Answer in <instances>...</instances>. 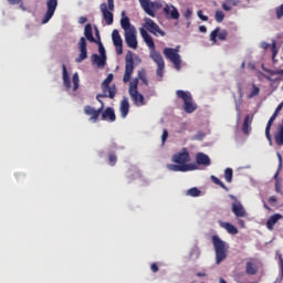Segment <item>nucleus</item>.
Here are the masks:
<instances>
[{"mask_svg":"<svg viewBox=\"0 0 283 283\" xmlns=\"http://www.w3.org/2000/svg\"><path fill=\"white\" fill-rule=\"evenodd\" d=\"M150 270L153 271V273H158V271H159L158 264L153 263V264L150 265Z\"/></svg>","mask_w":283,"mask_h":283,"instance_id":"6e6d98bb","label":"nucleus"},{"mask_svg":"<svg viewBox=\"0 0 283 283\" xmlns=\"http://www.w3.org/2000/svg\"><path fill=\"white\" fill-rule=\"evenodd\" d=\"M178 98L182 99L186 114H193L198 109V104L193 102V96L189 92L178 91Z\"/></svg>","mask_w":283,"mask_h":283,"instance_id":"423d86ee","label":"nucleus"},{"mask_svg":"<svg viewBox=\"0 0 283 283\" xmlns=\"http://www.w3.org/2000/svg\"><path fill=\"white\" fill-rule=\"evenodd\" d=\"M133 74H134V55L132 54V51H128V53L125 56V73L123 76L124 83H129V81H132Z\"/></svg>","mask_w":283,"mask_h":283,"instance_id":"0eeeda50","label":"nucleus"},{"mask_svg":"<svg viewBox=\"0 0 283 283\" xmlns=\"http://www.w3.org/2000/svg\"><path fill=\"white\" fill-rule=\"evenodd\" d=\"M112 39L115 45L116 53L120 56V54H123V38H120V33L118 32V30H113Z\"/></svg>","mask_w":283,"mask_h":283,"instance_id":"4468645a","label":"nucleus"},{"mask_svg":"<svg viewBox=\"0 0 283 283\" xmlns=\"http://www.w3.org/2000/svg\"><path fill=\"white\" fill-rule=\"evenodd\" d=\"M263 72H266V74H270V76H283V69L282 70H270L266 69L264 65H262Z\"/></svg>","mask_w":283,"mask_h":283,"instance_id":"72a5a7b5","label":"nucleus"},{"mask_svg":"<svg viewBox=\"0 0 283 283\" xmlns=\"http://www.w3.org/2000/svg\"><path fill=\"white\" fill-rule=\"evenodd\" d=\"M245 273L247 275H255L258 273V265L251 261H248L245 263Z\"/></svg>","mask_w":283,"mask_h":283,"instance_id":"bb28decb","label":"nucleus"},{"mask_svg":"<svg viewBox=\"0 0 283 283\" xmlns=\"http://www.w3.org/2000/svg\"><path fill=\"white\" fill-rule=\"evenodd\" d=\"M212 244L216 253V264H222L227 260V253H229V245L222 241L218 234L212 235Z\"/></svg>","mask_w":283,"mask_h":283,"instance_id":"f03ea898","label":"nucleus"},{"mask_svg":"<svg viewBox=\"0 0 283 283\" xmlns=\"http://www.w3.org/2000/svg\"><path fill=\"white\" fill-rule=\"evenodd\" d=\"M275 143H276V145H279L280 147H282V145H283V124H281L280 126H279V132L276 133V135H275Z\"/></svg>","mask_w":283,"mask_h":283,"instance_id":"473e14b6","label":"nucleus"},{"mask_svg":"<svg viewBox=\"0 0 283 283\" xmlns=\"http://www.w3.org/2000/svg\"><path fill=\"white\" fill-rule=\"evenodd\" d=\"M102 120H109L111 123H114V120H116V113H114V108L107 107L102 113Z\"/></svg>","mask_w":283,"mask_h":283,"instance_id":"4be33fe9","label":"nucleus"},{"mask_svg":"<svg viewBox=\"0 0 283 283\" xmlns=\"http://www.w3.org/2000/svg\"><path fill=\"white\" fill-rule=\"evenodd\" d=\"M120 25H122L123 30H125V32H129V30L135 28V27H132V24L129 23L128 17H125L120 20Z\"/></svg>","mask_w":283,"mask_h":283,"instance_id":"f704fd0d","label":"nucleus"},{"mask_svg":"<svg viewBox=\"0 0 283 283\" xmlns=\"http://www.w3.org/2000/svg\"><path fill=\"white\" fill-rule=\"evenodd\" d=\"M222 8L223 10H226V12H229L231 10V6H229L227 2L222 4Z\"/></svg>","mask_w":283,"mask_h":283,"instance_id":"13d9d810","label":"nucleus"},{"mask_svg":"<svg viewBox=\"0 0 283 283\" xmlns=\"http://www.w3.org/2000/svg\"><path fill=\"white\" fill-rule=\"evenodd\" d=\"M167 138H169V132L164 129L161 135V147H165V143H167Z\"/></svg>","mask_w":283,"mask_h":283,"instance_id":"49530a36","label":"nucleus"},{"mask_svg":"<svg viewBox=\"0 0 283 283\" xmlns=\"http://www.w3.org/2000/svg\"><path fill=\"white\" fill-rule=\"evenodd\" d=\"M191 160L189 156V150L187 148H182V150L178 154V171H196L198 166L196 164H188Z\"/></svg>","mask_w":283,"mask_h":283,"instance_id":"20e7f679","label":"nucleus"},{"mask_svg":"<svg viewBox=\"0 0 283 283\" xmlns=\"http://www.w3.org/2000/svg\"><path fill=\"white\" fill-rule=\"evenodd\" d=\"M283 108V101L279 104V106L275 108L274 111V115L277 116V114H280V112H282Z\"/></svg>","mask_w":283,"mask_h":283,"instance_id":"5fc2aeb1","label":"nucleus"},{"mask_svg":"<svg viewBox=\"0 0 283 283\" xmlns=\"http://www.w3.org/2000/svg\"><path fill=\"white\" fill-rule=\"evenodd\" d=\"M186 196H190V198H199V196H202V190L192 187L187 190Z\"/></svg>","mask_w":283,"mask_h":283,"instance_id":"7c9ffc66","label":"nucleus"},{"mask_svg":"<svg viewBox=\"0 0 283 283\" xmlns=\"http://www.w3.org/2000/svg\"><path fill=\"white\" fill-rule=\"evenodd\" d=\"M72 81H73V92H76V90H78V83H80L78 73H74Z\"/></svg>","mask_w":283,"mask_h":283,"instance_id":"37998d69","label":"nucleus"},{"mask_svg":"<svg viewBox=\"0 0 283 283\" xmlns=\"http://www.w3.org/2000/svg\"><path fill=\"white\" fill-rule=\"evenodd\" d=\"M80 55L76 57L77 63H83L87 59V40L81 38L78 42Z\"/></svg>","mask_w":283,"mask_h":283,"instance_id":"ddd939ff","label":"nucleus"},{"mask_svg":"<svg viewBox=\"0 0 283 283\" xmlns=\"http://www.w3.org/2000/svg\"><path fill=\"white\" fill-rule=\"evenodd\" d=\"M271 51H272L273 63H277V60H275V56H277L279 50H277V43L275 42V40L272 41Z\"/></svg>","mask_w":283,"mask_h":283,"instance_id":"c9c22d12","label":"nucleus"},{"mask_svg":"<svg viewBox=\"0 0 283 283\" xmlns=\"http://www.w3.org/2000/svg\"><path fill=\"white\" fill-rule=\"evenodd\" d=\"M219 226L221 227V229H226L227 232L230 233V235H238V229L235 228V226L223 221H219Z\"/></svg>","mask_w":283,"mask_h":283,"instance_id":"b1692460","label":"nucleus"},{"mask_svg":"<svg viewBox=\"0 0 283 283\" xmlns=\"http://www.w3.org/2000/svg\"><path fill=\"white\" fill-rule=\"evenodd\" d=\"M128 93L132 101L135 105H137V107H143V105H145V96H143V94L138 92V77L134 78L129 83Z\"/></svg>","mask_w":283,"mask_h":283,"instance_id":"39448f33","label":"nucleus"},{"mask_svg":"<svg viewBox=\"0 0 283 283\" xmlns=\"http://www.w3.org/2000/svg\"><path fill=\"white\" fill-rule=\"evenodd\" d=\"M11 4L19 6V8H20V10H22V12H32V9H30V6H28L23 1H11Z\"/></svg>","mask_w":283,"mask_h":283,"instance_id":"2f4dec72","label":"nucleus"},{"mask_svg":"<svg viewBox=\"0 0 283 283\" xmlns=\"http://www.w3.org/2000/svg\"><path fill=\"white\" fill-rule=\"evenodd\" d=\"M211 180L212 182H214V185H218L219 187H221V189L229 191V188L227 187V185H224V182H222V180H220L218 177L211 176Z\"/></svg>","mask_w":283,"mask_h":283,"instance_id":"e433bc0d","label":"nucleus"},{"mask_svg":"<svg viewBox=\"0 0 283 283\" xmlns=\"http://www.w3.org/2000/svg\"><path fill=\"white\" fill-rule=\"evenodd\" d=\"M119 112L122 118H127V114H129V99L124 97L120 102Z\"/></svg>","mask_w":283,"mask_h":283,"instance_id":"5701e85b","label":"nucleus"},{"mask_svg":"<svg viewBox=\"0 0 283 283\" xmlns=\"http://www.w3.org/2000/svg\"><path fill=\"white\" fill-rule=\"evenodd\" d=\"M261 48H263V50H269V48H271V44L262 42Z\"/></svg>","mask_w":283,"mask_h":283,"instance_id":"bf43d9fd","label":"nucleus"},{"mask_svg":"<svg viewBox=\"0 0 283 283\" xmlns=\"http://www.w3.org/2000/svg\"><path fill=\"white\" fill-rule=\"evenodd\" d=\"M197 15L199 17V19H200L201 21H209V17L202 14V10H199V11L197 12Z\"/></svg>","mask_w":283,"mask_h":283,"instance_id":"3c124183","label":"nucleus"},{"mask_svg":"<svg viewBox=\"0 0 283 283\" xmlns=\"http://www.w3.org/2000/svg\"><path fill=\"white\" fill-rule=\"evenodd\" d=\"M97 101L102 105L98 109H96L90 105L84 107V114H86V116H91L90 120H93V123H96V120H98V116H101L103 108L105 107V104L103 103L101 97H98Z\"/></svg>","mask_w":283,"mask_h":283,"instance_id":"6e6552de","label":"nucleus"},{"mask_svg":"<svg viewBox=\"0 0 283 283\" xmlns=\"http://www.w3.org/2000/svg\"><path fill=\"white\" fill-rule=\"evenodd\" d=\"M185 19H191V15L193 14V10L192 9H186L184 12H182Z\"/></svg>","mask_w":283,"mask_h":283,"instance_id":"8fccbe9b","label":"nucleus"},{"mask_svg":"<svg viewBox=\"0 0 283 283\" xmlns=\"http://www.w3.org/2000/svg\"><path fill=\"white\" fill-rule=\"evenodd\" d=\"M114 81V74L109 73L107 77L102 83V92L103 94H98L96 96L97 101L98 98H116V94L118 90L116 88V84H112Z\"/></svg>","mask_w":283,"mask_h":283,"instance_id":"7ed1b4c3","label":"nucleus"},{"mask_svg":"<svg viewBox=\"0 0 283 283\" xmlns=\"http://www.w3.org/2000/svg\"><path fill=\"white\" fill-rule=\"evenodd\" d=\"M164 12L169 17H171V19H178V9L175 7H169L166 6L164 8Z\"/></svg>","mask_w":283,"mask_h":283,"instance_id":"c85d7f7f","label":"nucleus"},{"mask_svg":"<svg viewBox=\"0 0 283 283\" xmlns=\"http://www.w3.org/2000/svg\"><path fill=\"white\" fill-rule=\"evenodd\" d=\"M59 6L57 1H48L46 2V13L44 14L42 19V24L45 25L54 17V12H56V8Z\"/></svg>","mask_w":283,"mask_h":283,"instance_id":"9d476101","label":"nucleus"},{"mask_svg":"<svg viewBox=\"0 0 283 283\" xmlns=\"http://www.w3.org/2000/svg\"><path fill=\"white\" fill-rule=\"evenodd\" d=\"M279 176H280V168H277V170H276V172L274 175V180H276V181L280 180Z\"/></svg>","mask_w":283,"mask_h":283,"instance_id":"69168bd1","label":"nucleus"},{"mask_svg":"<svg viewBox=\"0 0 283 283\" xmlns=\"http://www.w3.org/2000/svg\"><path fill=\"white\" fill-rule=\"evenodd\" d=\"M140 6L143 10L148 14L149 17H156V10L154 7V2L150 1H140Z\"/></svg>","mask_w":283,"mask_h":283,"instance_id":"6ab92c4d","label":"nucleus"},{"mask_svg":"<svg viewBox=\"0 0 283 283\" xmlns=\"http://www.w3.org/2000/svg\"><path fill=\"white\" fill-rule=\"evenodd\" d=\"M95 43L98 44V52H99V56H107V54L105 53V46H103V42L101 41H96Z\"/></svg>","mask_w":283,"mask_h":283,"instance_id":"c03bdc74","label":"nucleus"},{"mask_svg":"<svg viewBox=\"0 0 283 283\" xmlns=\"http://www.w3.org/2000/svg\"><path fill=\"white\" fill-rule=\"evenodd\" d=\"M167 138H169V132L164 129L161 135V147H165V143H167Z\"/></svg>","mask_w":283,"mask_h":283,"instance_id":"de8ad7c7","label":"nucleus"},{"mask_svg":"<svg viewBox=\"0 0 283 283\" xmlns=\"http://www.w3.org/2000/svg\"><path fill=\"white\" fill-rule=\"evenodd\" d=\"M78 23H81L82 25H83V23H87V18L81 17V18L78 19Z\"/></svg>","mask_w":283,"mask_h":283,"instance_id":"680f3d73","label":"nucleus"},{"mask_svg":"<svg viewBox=\"0 0 283 283\" xmlns=\"http://www.w3.org/2000/svg\"><path fill=\"white\" fill-rule=\"evenodd\" d=\"M219 32H220V28L214 29V30L210 33V41L216 42V39H218Z\"/></svg>","mask_w":283,"mask_h":283,"instance_id":"09e8293b","label":"nucleus"},{"mask_svg":"<svg viewBox=\"0 0 283 283\" xmlns=\"http://www.w3.org/2000/svg\"><path fill=\"white\" fill-rule=\"evenodd\" d=\"M62 75H63V83L66 90L72 87V81L70 80V74H67V66L65 64L62 65Z\"/></svg>","mask_w":283,"mask_h":283,"instance_id":"393cba45","label":"nucleus"},{"mask_svg":"<svg viewBox=\"0 0 283 283\" xmlns=\"http://www.w3.org/2000/svg\"><path fill=\"white\" fill-rule=\"evenodd\" d=\"M227 36H229V32H227V30H222L218 34L219 41H227Z\"/></svg>","mask_w":283,"mask_h":283,"instance_id":"a18cd8bd","label":"nucleus"},{"mask_svg":"<svg viewBox=\"0 0 283 283\" xmlns=\"http://www.w3.org/2000/svg\"><path fill=\"white\" fill-rule=\"evenodd\" d=\"M238 223L240 224V227H244V220L239 219V220H238Z\"/></svg>","mask_w":283,"mask_h":283,"instance_id":"774afa93","label":"nucleus"},{"mask_svg":"<svg viewBox=\"0 0 283 283\" xmlns=\"http://www.w3.org/2000/svg\"><path fill=\"white\" fill-rule=\"evenodd\" d=\"M224 178H226V181L233 182V169L227 168L224 170Z\"/></svg>","mask_w":283,"mask_h":283,"instance_id":"58836bf2","label":"nucleus"},{"mask_svg":"<svg viewBox=\"0 0 283 283\" xmlns=\"http://www.w3.org/2000/svg\"><path fill=\"white\" fill-rule=\"evenodd\" d=\"M260 95V87L255 86V84L252 85V91L249 94V98H254V96H259Z\"/></svg>","mask_w":283,"mask_h":283,"instance_id":"a19ab883","label":"nucleus"},{"mask_svg":"<svg viewBox=\"0 0 283 283\" xmlns=\"http://www.w3.org/2000/svg\"><path fill=\"white\" fill-rule=\"evenodd\" d=\"M108 163H109L111 167L116 166V163H118V157H116V154L108 155Z\"/></svg>","mask_w":283,"mask_h":283,"instance_id":"79ce46f5","label":"nucleus"},{"mask_svg":"<svg viewBox=\"0 0 283 283\" xmlns=\"http://www.w3.org/2000/svg\"><path fill=\"white\" fill-rule=\"evenodd\" d=\"M164 55L174 64L175 70H178V49L166 48Z\"/></svg>","mask_w":283,"mask_h":283,"instance_id":"f8f14e48","label":"nucleus"},{"mask_svg":"<svg viewBox=\"0 0 283 283\" xmlns=\"http://www.w3.org/2000/svg\"><path fill=\"white\" fill-rule=\"evenodd\" d=\"M232 213H234L237 218H247V210H244V206H242V202L237 199L232 203Z\"/></svg>","mask_w":283,"mask_h":283,"instance_id":"2eb2a0df","label":"nucleus"},{"mask_svg":"<svg viewBox=\"0 0 283 283\" xmlns=\"http://www.w3.org/2000/svg\"><path fill=\"white\" fill-rule=\"evenodd\" d=\"M251 123H253V118H251L250 115H247L244 117L243 124H242V132L245 135L251 134Z\"/></svg>","mask_w":283,"mask_h":283,"instance_id":"a878e982","label":"nucleus"},{"mask_svg":"<svg viewBox=\"0 0 283 283\" xmlns=\"http://www.w3.org/2000/svg\"><path fill=\"white\" fill-rule=\"evenodd\" d=\"M95 34L97 36V41H101V33L98 32V29H95Z\"/></svg>","mask_w":283,"mask_h":283,"instance_id":"338daca9","label":"nucleus"},{"mask_svg":"<svg viewBox=\"0 0 283 283\" xmlns=\"http://www.w3.org/2000/svg\"><path fill=\"white\" fill-rule=\"evenodd\" d=\"M139 32L142 34V38L144 39L146 45L150 50V59L157 64V71L156 74L159 76L160 81H163V73L165 72V60L163 59V55L157 52L156 44L154 43V39L147 30L139 29Z\"/></svg>","mask_w":283,"mask_h":283,"instance_id":"f257e3e1","label":"nucleus"},{"mask_svg":"<svg viewBox=\"0 0 283 283\" xmlns=\"http://www.w3.org/2000/svg\"><path fill=\"white\" fill-rule=\"evenodd\" d=\"M91 61L93 65H97V67H105L107 63V56L98 55L95 53L91 56Z\"/></svg>","mask_w":283,"mask_h":283,"instance_id":"aec40b11","label":"nucleus"},{"mask_svg":"<svg viewBox=\"0 0 283 283\" xmlns=\"http://www.w3.org/2000/svg\"><path fill=\"white\" fill-rule=\"evenodd\" d=\"M107 10H114V1H108Z\"/></svg>","mask_w":283,"mask_h":283,"instance_id":"052dcab7","label":"nucleus"},{"mask_svg":"<svg viewBox=\"0 0 283 283\" xmlns=\"http://www.w3.org/2000/svg\"><path fill=\"white\" fill-rule=\"evenodd\" d=\"M125 41L128 48H132V50L138 49V40L136 39V28H133L128 30V32H125Z\"/></svg>","mask_w":283,"mask_h":283,"instance_id":"1a4fd4ad","label":"nucleus"},{"mask_svg":"<svg viewBox=\"0 0 283 283\" xmlns=\"http://www.w3.org/2000/svg\"><path fill=\"white\" fill-rule=\"evenodd\" d=\"M138 78H140L144 85H149V80H147V72H145V70L138 71Z\"/></svg>","mask_w":283,"mask_h":283,"instance_id":"4c0bfd02","label":"nucleus"},{"mask_svg":"<svg viewBox=\"0 0 283 283\" xmlns=\"http://www.w3.org/2000/svg\"><path fill=\"white\" fill-rule=\"evenodd\" d=\"M84 36H86L87 41L91 43H96V39H94V34L92 33V24L87 23L84 28Z\"/></svg>","mask_w":283,"mask_h":283,"instance_id":"cd10ccee","label":"nucleus"},{"mask_svg":"<svg viewBox=\"0 0 283 283\" xmlns=\"http://www.w3.org/2000/svg\"><path fill=\"white\" fill-rule=\"evenodd\" d=\"M214 19L217 23H222L224 21V12L217 10L214 13Z\"/></svg>","mask_w":283,"mask_h":283,"instance_id":"ea45409f","label":"nucleus"},{"mask_svg":"<svg viewBox=\"0 0 283 283\" xmlns=\"http://www.w3.org/2000/svg\"><path fill=\"white\" fill-rule=\"evenodd\" d=\"M101 11L103 13L106 24L112 25V23H114V14L112 13V11L107 10V3L104 2L101 4Z\"/></svg>","mask_w":283,"mask_h":283,"instance_id":"f3484780","label":"nucleus"},{"mask_svg":"<svg viewBox=\"0 0 283 283\" xmlns=\"http://www.w3.org/2000/svg\"><path fill=\"white\" fill-rule=\"evenodd\" d=\"M275 191L276 193H282V185H280V180L275 181Z\"/></svg>","mask_w":283,"mask_h":283,"instance_id":"603ef678","label":"nucleus"},{"mask_svg":"<svg viewBox=\"0 0 283 283\" xmlns=\"http://www.w3.org/2000/svg\"><path fill=\"white\" fill-rule=\"evenodd\" d=\"M282 219H283V216H282L281 213H274V214H272V216L268 219V221H266V223H265L266 229H268L269 231H273V230L275 229V224H277V222H280V220H282Z\"/></svg>","mask_w":283,"mask_h":283,"instance_id":"dca6fc26","label":"nucleus"},{"mask_svg":"<svg viewBox=\"0 0 283 283\" xmlns=\"http://www.w3.org/2000/svg\"><path fill=\"white\" fill-rule=\"evenodd\" d=\"M280 273H281V277H283V260L282 259L280 262Z\"/></svg>","mask_w":283,"mask_h":283,"instance_id":"e2e57ef3","label":"nucleus"},{"mask_svg":"<svg viewBox=\"0 0 283 283\" xmlns=\"http://www.w3.org/2000/svg\"><path fill=\"white\" fill-rule=\"evenodd\" d=\"M145 23H146V29L148 30V32H150L151 34H155V36H158V34L160 36H165V31H163L160 29V27H158V24H156V22H154V20L146 18Z\"/></svg>","mask_w":283,"mask_h":283,"instance_id":"9b49d317","label":"nucleus"},{"mask_svg":"<svg viewBox=\"0 0 283 283\" xmlns=\"http://www.w3.org/2000/svg\"><path fill=\"white\" fill-rule=\"evenodd\" d=\"M276 156H277V160H279V171H282V154L280 153H276Z\"/></svg>","mask_w":283,"mask_h":283,"instance_id":"864d4df0","label":"nucleus"},{"mask_svg":"<svg viewBox=\"0 0 283 283\" xmlns=\"http://www.w3.org/2000/svg\"><path fill=\"white\" fill-rule=\"evenodd\" d=\"M269 202H270V205H275V202H277V197L271 196V197L269 198Z\"/></svg>","mask_w":283,"mask_h":283,"instance_id":"4d7b16f0","label":"nucleus"},{"mask_svg":"<svg viewBox=\"0 0 283 283\" xmlns=\"http://www.w3.org/2000/svg\"><path fill=\"white\" fill-rule=\"evenodd\" d=\"M171 163H175V164H168L167 165V169L169 171H178V154H175L171 158Z\"/></svg>","mask_w":283,"mask_h":283,"instance_id":"c756f323","label":"nucleus"},{"mask_svg":"<svg viewBox=\"0 0 283 283\" xmlns=\"http://www.w3.org/2000/svg\"><path fill=\"white\" fill-rule=\"evenodd\" d=\"M275 118H277V115L273 113V115L268 120L266 127H265V137L269 140V143H273V139L271 137V127L273 126V123H275Z\"/></svg>","mask_w":283,"mask_h":283,"instance_id":"412c9836","label":"nucleus"},{"mask_svg":"<svg viewBox=\"0 0 283 283\" xmlns=\"http://www.w3.org/2000/svg\"><path fill=\"white\" fill-rule=\"evenodd\" d=\"M199 32H202V33L207 32V27L200 25L199 27Z\"/></svg>","mask_w":283,"mask_h":283,"instance_id":"0e129e2a","label":"nucleus"},{"mask_svg":"<svg viewBox=\"0 0 283 283\" xmlns=\"http://www.w3.org/2000/svg\"><path fill=\"white\" fill-rule=\"evenodd\" d=\"M196 163L197 165H202L203 167H209L211 165V158H209V155L205 153H198L196 155Z\"/></svg>","mask_w":283,"mask_h":283,"instance_id":"a211bd4d","label":"nucleus"}]
</instances>
